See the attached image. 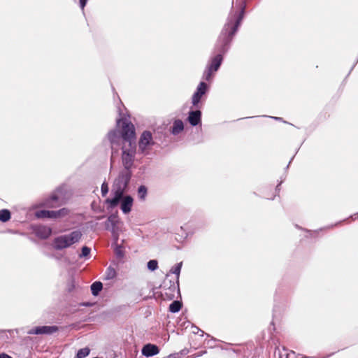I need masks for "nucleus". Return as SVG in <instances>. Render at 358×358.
<instances>
[{"mask_svg": "<svg viewBox=\"0 0 358 358\" xmlns=\"http://www.w3.org/2000/svg\"><path fill=\"white\" fill-rule=\"evenodd\" d=\"M0 358H12L10 356H9L8 355H6L5 353H1L0 354Z\"/></svg>", "mask_w": 358, "mask_h": 358, "instance_id": "nucleus-33", "label": "nucleus"}, {"mask_svg": "<svg viewBox=\"0 0 358 358\" xmlns=\"http://www.w3.org/2000/svg\"><path fill=\"white\" fill-rule=\"evenodd\" d=\"M171 132L174 135L179 134V120H176L174 121Z\"/></svg>", "mask_w": 358, "mask_h": 358, "instance_id": "nucleus-30", "label": "nucleus"}, {"mask_svg": "<svg viewBox=\"0 0 358 358\" xmlns=\"http://www.w3.org/2000/svg\"><path fill=\"white\" fill-rule=\"evenodd\" d=\"M120 224L119 217L117 215L112 214L108 216L105 222V227L110 230L113 236H117L120 231L119 224Z\"/></svg>", "mask_w": 358, "mask_h": 358, "instance_id": "nucleus-9", "label": "nucleus"}, {"mask_svg": "<svg viewBox=\"0 0 358 358\" xmlns=\"http://www.w3.org/2000/svg\"><path fill=\"white\" fill-rule=\"evenodd\" d=\"M120 202H121L120 208L122 213L124 214L129 213L131 210L134 203L132 196L130 195H123Z\"/></svg>", "mask_w": 358, "mask_h": 358, "instance_id": "nucleus-12", "label": "nucleus"}, {"mask_svg": "<svg viewBox=\"0 0 358 358\" xmlns=\"http://www.w3.org/2000/svg\"><path fill=\"white\" fill-rule=\"evenodd\" d=\"M127 115L117 120V129L120 130L122 141L127 144L136 143V129L130 120V115Z\"/></svg>", "mask_w": 358, "mask_h": 358, "instance_id": "nucleus-3", "label": "nucleus"}, {"mask_svg": "<svg viewBox=\"0 0 358 358\" xmlns=\"http://www.w3.org/2000/svg\"><path fill=\"white\" fill-rule=\"evenodd\" d=\"M204 353H206V351H201V352H198V353L194 354V355H191V358H195V357H201V356H202Z\"/></svg>", "mask_w": 358, "mask_h": 358, "instance_id": "nucleus-31", "label": "nucleus"}, {"mask_svg": "<svg viewBox=\"0 0 358 358\" xmlns=\"http://www.w3.org/2000/svg\"><path fill=\"white\" fill-rule=\"evenodd\" d=\"M241 20L242 15L241 14H239L234 21H230L225 24L218 40V50L220 53L211 59L210 63L204 73V78L206 80L210 81L213 77L215 73L219 69L223 60L222 54L227 51V46L232 40V38L236 32Z\"/></svg>", "mask_w": 358, "mask_h": 358, "instance_id": "nucleus-1", "label": "nucleus"}, {"mask_svg": "<svg viewBox=\"0 0 358 358\" xmlns=\"http://www.w3.org/2000/svg\"><path fill=\"white\" fill-rule=\"evenodd\" d=\"M147 266L150 271H154L158 268V262L156 259L150 260Z\"/></svg>", "mask_w": 358, "mask_h": 358, "instance_id": "nucleus-26", "label": "nucleus"}, {"mask_svg": "<svg viewBox=\"0 0 358 358\" xmlns=\"http://www.w3.org/2000/svg\"><path fill=\"white\" fill-rule=\"evenodd\" d=\"M122 163L124 169H129L133 164L136 150V144H125L122 146Z\"/></svg>", "mask_w": 358, "mask_h": 358, "instance_id": "nucleus-5", "label": "nucleus"}, {"mask_svg": "<svg viewBox=\"0 0 358 358\" xmlns=\"http://www.w3.org/2000/svg\"><path fill=\"white\" fill-rule=\"evenodd\" d=\"M138 197L141 201H144L148 194V188L145 185H141L138 188Z\"/></svg>", "mask_w": 358, "mask_h": 358, "instance_id": "nucleus-20", "label": "nucleus"}, {"mask_svg": "<svg viewBox=\"0 0 358 358\" xmlns=\"http://www.w3.org/2000/svg\"><path fill=\"white\" fill-rule=\"evenodd\" d=\"M168 327H169V328H171V322H169Z\"/></svg>", "mask_w": 358, "mask_h": 358, "instance_id": "nucleus-39", "label": "nucleus"}, {"mask_svg": "<svg viewBox=\"0 0 358 358\" xmlns=\"http://www.w3.org/2000/svg\"><path fill=\"white\" fill-rule=\"evenodd\" d=\"M201 113H189L188 120L191 125L196 126L201 122Z\"/></svg>", "mask_w": 358, "mask_h": 358, "instance_id": "nucleus-17", "label": "nucleus"}, {"mask_svg": "<svg viewBox=\"0 0 358 358\" xmlns=\"http://www.w3.org/2000/svg\"><path fill=\"white\" fill-rule=\"evenodd\" d=\"M208 90V85L206 83L201 82L199 85L196 91L192 96V107L189 112H201V97L206 94Z\"/></svg>", "mask_w": 358, "mask_h": 358, "instance_id": "nucleus-6", "label": "nucleus"}, {"mask_svg": "<svg viewBox=\"0 0 358 358\" xmlns=\"http://www.w3.org/2000/svg\"><path fill=\"white\" fill-rule=\"evenodd\" d=\"M90 251H91V250L90 248H88L87 246L83 247L82 252H81V254H80L79 257L82 258V257H87L90 255Z\"/></svg>", "mask_w": 358, "mask_h": 358, "instance_id": "nucleus-29", "label": "nucleus"}, {"mask_svg": "<svg viewBox=\"0 0 358 358\" xmlns=\"http://www.w3.org/2000/svg\"><path fill=\"white\" fill-rule=\"evenodd\" d=\"M305 358H313V357H305Z\"/></svg>", "mask_w": 358, "mask_h": 358, "instance_id": "nucleus-42", "label": "nucleus"}, {"mask_svg": "<svg viewBox=\"0 0 358 358\" xmlns=\"http://www.w3.org/2000/svg\"><path fill=\"white\" fill-rule=\"evenodd\" d=\"M101 192L102 196H106L108 192V185L106 181H104L101 187Z\"/></svg>", "mask_w": 358, "mask_h": 358, "instance_id": "nucleus-28", "label": "nucleus"}, {"mask_svg": "<svg viewBox=\"0 0 358 358\" xmlns=\"http://www.w3.org/2000/svg\"><path fill=\"white\" fill-rule=\"evenodd\" d=\"M69 213V210L63 208L58 210H41L35 213L37 218H60L66 216Z\"/></svg>", "mask_w": 358, "mask_h": 358, "instance_id": "nucleus-8", "label": "nucleus"}, {"mask_svg": "<svg viewBox=\"0 0 358 358\" xmlns=\"http://www.w3.org/2000/svg\"><path fill=\"white\" fill-rule=\"evenodd\" d=\"M169 310L171 313H177L179 311V300L174 301L170 306H169Z\"/></svg>", "mask_w": 358, "mask_h": 358, "instance_id": "nucleus-27", "label": "nucleus"}, {"mask_svg": "<svg viewBox=\"0 0 358 358\" xmlns=\"http://www.w3.org/2000/svg\"><path fill=\"white\" fill-rule=\"evenodd\" d=\"M131 175V170L122 169L114 180L111 189L113 197L106 200V203L109 204L110 208H115L119 204L122 196L128 189Z\"/></svg>", "mask_w": 358, "mask_h": 358, "instance_id": "nucleus-2", "label": "nucleus"}, {"mask_svg": "<svg viewBox=\"0 0 358 358\" xmlns=\"http://www.w3.org/2000/svg\"><path fill=\"white\" fill-rule=\"evenodd\" d=\"M189 328V331L194 334H198L199 331L201 332V336H203L204 332L201 331L199 327L194 326L189 321L184 322L182 324H180V330H185V331H188Z\"/></svg>", "mask_w": 358, "mask_h": 358, "instance_id": "nucleus-15", "label": "nucleus"}, {"mask_svg": "<svg viewBox=\"0 0 358 358\" xmlns=\"http://www.w3.org/2000/svg\"><path fill=\"white\" fill-rule=\"evenodd\" d=\"M180 310H181V309H182V302H181V301H180Z\"/></svg>", "mask_w": 358, "mask_h": 358, "instance_id": "nucleus-40", "label": "nucleus"}, {"mask_svg": "<svg viewBox=\"0 0 358 358\" xmlns=\"http://www.w3.org/2000/svg\"><path fill=\"white\" fill-rule=\"evenodd\" d=\"M280 183L278 186H276L275 191H277V192H278V191H279V188H278V187L280 186Z\"/></svg>", "mask_w": 358, "mask_h": 358, "instance_id": "nucleus-38", "label": "nucleus"}, {"mask_svg": "<svg viewBox=\"0 0 358 358\" xmlns=\"http://www.w3.org/2000/svg\"><path fill=\"white\" fill-rule=\"evenodd\" d=\"M351 217L355 220L358 219V213L352 215Z\"/></svg>", "mask_w": 358, "mask_h": 358, "instance_id": "nucleus-36", "label": "nucleus"}, {"mask_svg": "<svg viewBox=\"0 0 358 358\" xmlns=\"http://www.w3.org/2000/svg\"><path fill=\"white\" fill-rule=\"evenodd\" d=\"M82 236V232L80 230H75L70 234L59 236L54 238L52 246L57 250H62L79 242Z\"/></svg>", "mask_w": 358, "mask_h": 358, "instance_id": "nucleus-4", "label": "nucleus"}, {"mask_svg": "<svg viewBox=\"0 0 358 358\" xmlns=\"http://www.w3.org/2000/svg\"><path fill=\"white\" fill-rule=\"evenodd\" d=\"M87 0H80V6L81 8L83 10L85 6H86Z\"/></svg>", "mask_w": 358, "mask_h": 358, "instance_id": "nucleus-32", "label": "nucleus"}, {"mask_svg": "<svg viewBox=\"0 0 358 358\" xmlns=\"http://www.w3.org/2000/svg\"><path fill=\"white\" fill-rule=\"evenodd\" d=\"M108 138L111 144V148L113 149L114 145H119L122 141L120 130H112L108 134Z\"/></svg>", "mask_w": 358, "mask_h": 358, "instance_id": "nucleus-13", "label": "nucleus"}, {"mask_svg": "<svg viewBox=\"0 0 358 358\" xmlns=\"http://www.w3.org/2000/svg\"><path fill=\"white\" fill-rule=\"evenodd\" d=\"M115 276H116V271H115V268H112L111 266H109L106 271V279L111 280V279H113Z\"/></svg>", "mask_w": 358, "mask_h": 358, "instance_id": "nucleus-25", "label": "nucleus"}, {"mask_svg": "<svg viewBox=\"0 0 358 358\" xmlns=\"http://www.w3.org/2000/svg\"><path fill=\"white\" fill-rule=\"evenodd\" d=\"M59 198L56 194H53L49 199H48L45 201V205L49 208H55L56 205H55V202L59 201Z\"/></svg>", "mask_w": 358, "mask_h": 358, "instance_id": "nucleus-21", "label": "nucleus"}, {"mask_svg": "<svg viewBox=\"0 0 358 358\" xmlns=\"http://www.w3.org/2000/svg\"><path fill=\"white\" fill-rule=\"evenodd\" d=\"M260 117H268V118H271V119H275V120H280V117H271V116H259Z\"/></svg>", "mask_w": 358, "mask_h": 358, "instance_id": "nucleus-35", "label": "nucleus"}, {"mask_svg": "<svg viewBox=\"0 0 358 358\" xmlns=\"http://www.w3.org/2000/svg\"><path fill=\"white\" fill-rule=\"evenodd\" d=\"M90 350L88 348L80 349L76 355V358H85L90 354Z\"/></svg>", "mask_w": 358, "mask_h": 358, "instance_id": "nucleus-24", "label": "nucleus"}, {"mask_svg": "<svg viewBox=\"0 0 358 358\" xmlns=\"http://www.w3.org/2000/svg\"><path fill=\"white\" fill-rule=\"evenodd\" d=\"M103 288V285L101 282H94L91 285L92 294L94 296H97Z\"/></svg>", "mask_w": 358, "mask_h": 358, "instance_id": "nucleus-19", "label": "nucleus"}, {"mask_svg": "<svg viewBox=\"0 0 358 358\" xmlns=\"http://www.w3.org/2000/svg\"><path fill=\"white\" fill-rule=\"evenodd\" d=\"M10 219V212L7 209L0 210V221L6 222Z\"/></svg>", "mask_w": 358, "mask_h": 358, "instance_id": "nucleus-22", "label": "nucleus"}, {"mask_svg": "<svg viewBox=\"0 0 358 358\" xmlns=\"http://www.w3.org/2000/svg\"><path fill=\"white\" fill-rule=\"evenodd\" d=\"M159 348L156 345L150 343L145 345L141 350L142 355L147 357L156 355L159 353Z\"/></svg>", "mask_w": 358, "mask_h": 358, "instance_id": "nucleus-14", "label": "nucleus"}, {"mask_svg": "<svg viewBox=\"0 0 358 358\" xmlns=\"http://www.w3.org/2000/svg\"><path fill=\"white\" fill-rule=\"evenodd\" d=\"M333 226L327 227V229L331 228Z\"/></svg>", "mask_w": 358, "mask_h": 358, "instance_id": "nucleus-41", "label": "nucleus"}, {"mask_svg": "<svg viewBox=\"0 0 358 358\" xmlns=\"http://www.w3.org/2000/svg\"><path fill=\"white\" fill-rule=\"evenodd\" d=\"M169 273L175 274L176 279V284H177V292L179 294V263L176 264L169 271Z\"/></svg>", "mask_w": 358, "mask_h": 358, "instance_id": "nucleus-18", "label": "nucleus"}, {"mask_svg": "<svg viewBox=\"0 0 358 358\" xmlns=\"http://www.w3.org/2000/svg\"><path fill=\"white\" fill-rule=\"evenodd\" d=\"M187 353H188V351H187V350H185V349H184V350H180V355H186V354H187Z\"/></svg>", "mask_w": 358, "mask_h": 358, "instance_id": "nucleus-34", "label": "nucleus"}, {"mask_svg": "<svg viewBox=\"0 0 358 358\" xmlns=\"http://www.w3.org/2000/svg\"><path fill=\"white\" fill-rule=\"evenodd\" d=\"M184 129V125L182 122L180 120V131H182Z\"/></svg>", "mask_w": 358, "mask_h": 358, "instance_id": "nucleus-37", "label": "nucleus"}, {"mask_svg": "<svg viewBox=\"0 0 358 358\" xmlns=\"http://www.w3.org/2000/svg\"><path fill=\"white\" fill-rule=\"evenodd\" d=\"M36 234L39 238L46 239L51 235L52 229L46 226H40L36 229Z\"/></svg>", "mask_w": 358, "mask_h": 358, "instance_id": "nucleus-16", "label": "nucleus"}, {"mask_svg": "<svg viewBox=\"0 0 358 358\" xmlns=\"http://www.w3.org/2000/svg\"><path fill=\"white\" fill-rule=\"evenodd\" d=\"M195 232V225L192 222H187L180 227V238L184 241L191 237Z\"/></svg>", "mask_w": 358, "mask_h": 358, "instance_id": "nucleus-11", "label": "nucleus"}, {"mask_svg": "<svg viewBox=\"0 0 358 358\" xmlns=\"http://www.w3.org/2000/svg\"><path fill=\"white\" fill-rule=\"evenodd\" d=\"M115 254L118 259H122L124 256V248L121 245L116 244L115 248Z\"/></svg>", "mask_w": 358, "mask_h": 358, "instance_id": "nucleus-23", "label": "nucleus"}, {"mask_svg": "<svg viewBox=\"0 0 358 358\" xmlns=\"http://www.w3.org/2000/svg\"><path fill=\"white\" fill-rule=\"evenodd\" d=\"M59 330L57 326H41L36 327L30 329L27 333L29 334H52Z\"/></svg>", "mask_w": 358, "mask_h": 358, "instance_id": "nucleus-10", "label": "nucleus"}, {"mask_svg": "<svg viewBox=\"0 0 358 358\" xmlns=\"http://www.w3.org/2000/svg\"><path fill=\"white\" fill-rule=\"evenodd\" d=\"M154 145L152 134L149 131H145L141 134L138 141V151L144 155L149 154L151 147Z\"/></svg>", "mask_w": 358, "mask_h": 358, "instance_id": "nucleus-7", "label": "nucleus"}]
</instances>
